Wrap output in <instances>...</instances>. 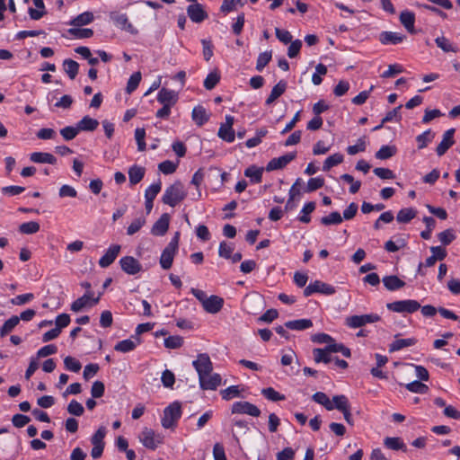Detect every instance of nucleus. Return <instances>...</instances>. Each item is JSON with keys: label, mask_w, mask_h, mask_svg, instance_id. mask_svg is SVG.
<instances>
[{"label": "nucleus", "mask_w": 460, "mask_h": 460, "mask_svg": "<svg viewBox=\"0 0 460 460\" xmlns=\"http://www.w3.org/2000/svg\"><path fill=\"white\" fill-rule=\"evenodd\" d=\"M192 366L199 375V385L203 390H216L221 385L220 375L212 373V362L208 354H199Z\"/></svg>", "instance_id": "obj_1"}, {"label": "nucleus", "mask_w": 460, "mask_h": 460, "mask_svg": "<svg viewBox=\"0 0 460 460\" xmlns=\"http://www.w3.org/2000/svg\"><path fill=\"white\" fill-rule=\"evenodd\" d=\"M190 293L199 301L203 309L208 314H217L223 306L224 300L217 296H208L203 290L192 288Z\"/></svg>", "instance_id": "obj_2"}, {"label": "nucleus", "mask_w": 460, "mask_h": 460, "mask_svg": "<svg viewBox=\"0 0 460 460\" xmlns=\"http://www.w3.org/2000/svg\"><path fill=\"white\" fill-rule=\"evenodd\" d=\"M186 197V191L181 182L175 181L169 186L163 195L162 200L164 204L175 207L179 202Z\"/></svg>", "instance_id": "obj_3"}, {"label": "nucleus", "mask_w": 460, "mask_h": 460, "mask_svg": "<svg viewBox=\"0 0 460 460\" xmlns=\"http://www.w3.org/2000/svg\"><path fill=\"white\" fill-rule=\"evenodd\" d=\"M180 233L176 232L170 243L162 252L160 257V265L164 270H169L173 261V258L178 251Z\"/></svg>", "instance_id": "obj_4"}, {"label": "nucleus", "mask_w": 460, "mask_h": 460, "mask_svg": "<svg viewBox=\"0 0 460 460\" xmlns=\"http://www.w3.org/2000/svg\"><path fill=\"white\" fill-rule=\"evenodd\" d=\"M181 416V407L180 402H174L171 403L169 406H167L164 410V416L162 418V426L164 429H171L173 428L178 420Z\"/></svg>", "instance_id": "obj_5"}, {"label": "nucleus", "mask_w": 460, "mask_h": 460, "mask_svg": "<svg viewBox=\"0 0 460 460\" xmlns=\"http://www.w3.org/2000/svg\"><path fill=\"white\" fill-rule=\"evenodd\" d=\"M388 310L400 314H412L420 308V304L413 299L399 300L386 305Z\"/></svg>", "instance_id": "obj_6"}, {"label": "nucleus", "mask_w": 460, "mask_h": 460, "mask_svg": "<svg viewBox=\"0 0 460 460\" xmlns=\"http://www.w3.org/2000/svg\"><path fill=\"white\" fill-rule=\"evenodd\" d=\"M380 316L377 314H367L361 315H351L345 319V323L348 327L356 329L365 326L367 323H374L380 321Z\"/></svg>", "instance_id": "obj_7"}, {"label": "nucleus", "mask_w": 460, "mask_h": 460, "mask_svg": "<svg viewBox=\"0 0 460 460\" xmlns=\"http://www.w3.org/2000/svg\"><path fill=\"white\" fill-rule=\"evenodd\" d=\"M138 438L144 447L152 450H155L163 442V437L148 428H145L140 432Z\"/></svg>", "instance_id": "obj_8"}, {"label": "nucleus", "mask_w": 460, "mask_h": 460, "mask_svg": "<svg viewBox=\"0 0 460 460\" xmlns=\"http://www.w3.org/2000/svg\"><path fill=\"white\" fill-rule=\"evenodd\" d=\"M335 288L325 282L315 280L310 283L305 289V296H310L314 293H321L326 296H331L335 293Z\"/></svg>", "instance_id": "obj_9"}, {"label": "nucleus", "mask_w": 460, "mask_h": 460, "mask_svg": "<svg viewBox=\"0 0 460 460\" xmlns=\"http://www.w3.org/2000/svg\"><path fill=\"white\" fill-rule=\"evenodd\" d=\"M232 413L247 414L252 417H258L261 414L260 409L248 402L240 401L232 404Z\"/></svg>", "instance_id": "obj_10"}, {"label": "nucleus", "mask_w": 460, "mask_h": 460, "mask_svg": "<svg viewBox=\"0 0 460 460\" xmlns=\"http://www.w3.org/2000/svg\"><path fill=\"white\" fill-rule=\"evenodd\" d=\"M99 300H100V296H98L97 297L94 298L93 296L92 292H87L84 296L77 298L75 301H74L72 303L71 310L75 313L80 312L84 307H87V306L91 307V306L95 305L99 302Z\"/></svg>", "instance_id": "obj_11"}, {"label": "nucleus", "mask_w": 460, "mask_h": 460, "mask_svg": "<svg viewBox=\"0 0 460 460\" xmlns=\"http://www.w3.org/2000/svg\"><path fill=\"white\" fill-rule=\"evenodd\" d=\"M122 270L129 275L137 274L142 270L140 262L132 256H125L119 260Z\"/></svg>", "instance_id": "obj_12"}, {"label": "nucleus", "mask_w": 460, "mask_h": 460, "mask_svg": "<svg viewBox=\"0 0 460 460\" xmlns=\"http://www.w3.org/2000/svg\"><path fill=\"white\" fill-rule=\"evenodd\" d=\"M296 158V153H288L282 156L271 159L267 166V171H274L284 168L288 164Z\"/></svg>", "instance_id": "obj_13"}, {"label": "nucleus", "mask_w": 460, "mask_h": 460, "mask_svg": "<svg viewBox=\"0 0 460 460\" xmlns=\"http://www.w3.org/2000/svg\"><path fill=\"white\" fill-rule=\"evenodd\" d=\"M120 249L121 247L119 244L111 245L105 252L104 255L102 256L101 259L99 260L100 267L107 268L111 264H112L116 258L118 257Z\"/></svg>", "instance_id": "obj_14"}, {"label": "nucleus", "mask_w": 460, "mask_h": 460, "mask_svg": "<svg viewBox=\"0 0 460 460\" xmlns=\"http://www.w3.org/2000/svg\"><path fill=\"white\" fill-rule=\"evenodd\" d=\"M187 13L190 19L196 23L203 22L208 17L203 6L199 3L190 4L187 8Z\"/></svg>", "instance_id": "obj_15"}, {"label": "nucleus", "mask_w": 460, "mask_h": 460, "mask_svg": "<svg viewBox=\"0 0 460 460\" xmlns=\"http://www.w3.org/2000/svg\"><path fill=\"white\" fill-rule=\"evenodd\" d=\"M455 128L447 129L444 134L441 142L436 148L437 155L442 156L455 143Z\"/></svg>", "instance_id": "obj_16"}, {"label": "nucleus", "mask_w": 460, "mask_h": 460, "mask_svg": "<svg viewBox=\"0 0 460 460\" xmlns=\"http://www.w3.org/2000/svg\"><path fill=\"white\" fill-rule=\"evenodd\" d=\"M178 93L167 88H162L157 94V101L163 105L172 107L178 101Z\"/></svg>", "instance_id": "obj_17"}, {"label": "nucleus", "mask_w": 460, "mask_h": 460, "mask_svg": "<svg viewBox=\"0 0 460 460\" xmlns=\"http://www.w3.org/2000/svg\"><path fill=\"white\" fill-rule=\"evenodd\" d=\"M170 217L168 214H163L160 218L153 225L151 234L155 236H163L169 228Z\"/></svg>", "instance_id": "obj_18"}, {"label": "nucleus", "mask_w": 460, "mask_h": 460, "mask_svg": "<svg viewBox=\"0 0 460 460\" xmlns=\"http://www.w3.org/2000/svg\"><path fill=\"white\" fill-rule=\"evenodd\" d=\"M141 343V340L139 337L137 336H131L130 339L123 340L119 342H118L114 349L122 353H127L129 351H132L136 349L137 345Z\"/></svg>", "instance_id": "obj_19"}, {"label": "nucleus", "mask_w": 460, "mask_h": 460, "mask_svg": "<svg viewBox=\"0 0 460 460\" xmlns=\"http://www.w3.org/2000/svg\"><path fill=\"white\" fill-rule=\"evenodd\" d=\"M405 36L395 31H383L379 35V41L384 45H396L403 41Z\"/></svg>", "instance_id": "obj_20"}, {"label": "nucleus", "mask_w": 460, "mask_h": 460, "mask_svg": "<svg viewBox=\"0 0 460 460\" xmlns=\"http://www.w3.org/2000/svg\"><path fill=\"white\" fill-rule=\"evenodd\" d=\"M400 22L403 25V27L410 33H414V24H415V14L414 13L405 10L400 13Z\"/></svg>", "instance_id": "obj_21"}, {"label": "nucleus", "mask_w": 460, "mask_h": 460, "mask_svg": "<svg viewBox=\"0 0 460 460\" xmlns=\"http://www.w3.org/2000/svg\"><path fill=\"white\" fill-rule=\"evenodd\" d=\"M30 159L31 162L37 164H55L57 163V158L52 154L45 152L31 153Z\"/></svg>", "instance_id": "obj_22"}, {"label": "nucleus", "mask_w": 460, "mask_h": 460, "mask_svg": "<svg viewBox=\"0 0 460 460\" xmlns=\"http://www.w3.org/2000/svg\"><path fill=\"white\" fill-rule=\"evenodd\" d=\"M435 43L439 49H441L446 53H457L459 51L458 46L451 42L447 38L444 36L437 37L435 39Z\"/></svg>", "instance_id": "obj_23"}, {"label": "nucleus", "mask_w": 460, "mask_h": 460, "mask_svg": "<svg viewBox=\"0 0 460 460\" xmlns=\"http://www.w3.org/2000/svg\"><path fill=\"white\" fill-rule=\"evenodd\" d=\"M313 326L310 319H297L285 323V327L295 331H304Z\"/></svg>", "instance_id": "obj_24"}, {"label": "nucleus", "mask_w": 460, "mask_h": 460, "mask_svg": "<svg viewBox=\"0 0 460 460\" xmlns=\"http://www.w3.org/2000/svg\"><path fill=\"white\" fill-rule=\"evenodd\" d=\"M287 88V83L285 81H279L271 90L270 94L266 100V104L270 105L273 103L279 96H281Z\"/></svg>", "instance_id": "obj_25"}, {"label": "nucleus", "mask_w": 460, "mask_h": 460, "mask_svg": "<svg viewBox=\"0 0 460 460\" xmlns=\"http://www.w3.org/2000/svg\"><path fill=\"white\" fill-rule=\"evenodd\" d=\"M146 170L145 168L138 166V165H133L128 170V178L129 182L132 185H136L138 182L142 181V179L145 176Z\"/></svg>", "instance_id": "obj_26"}, {"label": "nucleus", "mask_w": 460, "mask_h": 460, "mask_svg": "<svg viewBox=\"0 0 460 460\" xmlns=\"http://www.w3.org/2000/svg\"><path fill=\"white\" fill-rule=\"evenodd\" d=\"M193 121L198 126H202L208 120V115L206 111V109L202 106H197L192 110L191 114Z\"/></svg>", "instance_id": "obj_27"}, {"label": "nucleus", "mask_w": 460, "mask_h": 460, "mask_svg": "<svg viewBox=\"0 0 460 460\" xmlns=\"http://www.w3.org/2000/svg\"><path fill=\"white\" fill-rule=\"evenodd\" d=\"M32 2L37 9L29 8V14L31 19L38 21L46 14L45 4L43 0H32Z\"/></svg>", "instance_id": "obj_28"}, {"label": "nucleus", "mask_w": 460, "mask_h": 460, "mask_svg": "<svg viewBox=\"0 0 460 460\" xmlns=\"http://www.w3.org/2000/svg\"><path fill=\"white\" fill-rule=\"evenodd\" d=\"M99 126V121L95 119H93L89 116H84L80 121L77 123V127L81 131H93Z\"/></svg>", "instance_id": "obj_29"}, {"label": "nucleus", "mask_w": 460, "mask_h": 460, "mask_svg": "<svg viewBox=\"0 0 460 460\" xmlns=\"http://www.w3.org/2000/svg\"><path fill=\"white\" fill-rule=\"evenodd\" d=\"M416 343L414 338L397 339L389 345V351H398L403 348L413 346Z\"/></svg>", "instance_id": "obj_30"}, {"label": "nucleus", "mask_w": 460, "mask_h": 460, "mask_svg": "<svg viewBox=\"0 0 460 460\" xmlns=\"http://www.w3.org/2000/svg\"><path fill=\"white\" fill-rule=\"evenodd\" d=\"M417 215L416 209L412 208H405L399 210L396 216V220L399 223L406 224L413 219Z\"/></svg>", "instance_id": "obj_31"}, {"label": "nucleus", "mask_w": 460, "mask_h": 460, "mask_svg": "<svg viewBox=\"0 0 460 460\" xmlns=\"http://www.w3.org/2000/svg\"><path fill=\"white\" fill-rule=\"evenodd\" d=\"M383 283L388 290H397L402 288L405 283L396 276H387L383 279Z\"/></svg>", "instance_id": "obj_32"}, {"label": "nucleus", "mask_w": 460, "mask_h": 460, "mask_svg": "<svg viewBox=\"0 0 460 460\" xmlns=\"http://www.w3.org/2000/svg\"><path fill=\"white\" fill-rule=\"evenodd\" d=\"M332 410L337 409L340 411H345L350 407L348 398L343 395H335L332 400Z\"/></svg>", "instance_id": "obj_33"}, {"label": "nucleus", "mask_w": 460, "mask_h": 460, "mask_svg": "<svg viewBox=\"0 0 460 460\" xmlns=\"http://www.w3.org/2000/svg\"><path fill=\"white\" fill-rule=\"evenodd\" d=\"M93 21V13L84 12V13L77 15L76 17H75L71 21L70 24L76 26V27H81V26L87 25V24L91 23Z\"/></svg>", "instance_id": "obj_34"}, {"label": "nucleus", "mask_w": 460, "mask_h": 460, "mask_svg": "<svg viewBox=\"0 0 460 460\" xmlns=\"http://www.w3.org/2000/svg\"><path fill=\"white\" fill-rule=\"evenodd\" d=\"M384 445L393 450H406V446L403 441L398 437H387L384 439Z\"/></svg>", "instance_id": "obj_35"}, {"label": "nucleus", "mask_w": 460, "mask_h": 460, "mask_svg": "<svg viewBox=\"0 0 460 460\" xmlns=\"http://www.w3.org/2000/svg\"><path fill=\"white\" fill-rule=\"evenodd\" d=\"M20 323V318L16 315L12 316L0 328V336L4 337L10 333Z\"/></svg>", "instance_id": "obj_36"}, {"label": "nucleus", "mask_w": 460, "mask_h": 460, "mask_svg": "<svg viewBox=\"0 0 460 460\" xmlns=\"http://www.w3.org/2000/svg\"><path fill=\"white\" fill-rule=\"evenodd\" d=\"M314 358L315 362H323L325 364L332 361V358L331 356L330 351L327 350V347L325 349H314L313 350Z\"/></svg>", "instance_id": "obj_37"}, {"label": "nucleus", "mask_w": 460, "mask_h": 460, "mask_svg": "<svg viewBox=\"0 0 460 460\" xmlns=\"http://www.w3.org/2000/svg\"><path fill=\"white\" fill-rule=\"evenodd\" d=\"M262 169L256 166H250L244 171V175L250 179L252 182L259 183L262 179Z\"/></svg>", "instance_id": "obj_38"}, {"label": "nucleus", "mask_w": 460, "mask_h": 460, "mask_svg": "<svg viewBox=\"0 0 460 460\" xmlns=\"http://www.w3.org/2000/svg\"><path fill=\"white\" fill-rule=\"evenodd\" d=\"M146 219L145 216H140L135 218L127 228V234L133 235L137 233L145 225Z\"/></svg>", "instance_id": "obj_39"}, {"label": "nucleus", "mask_w": 460, "mask_h": 460, "mask_svg": "<svg viewBox=\"0 0 460 460\" xmlns=\"http://www.w3.org/2000/svg\"><path fill=\"white\" fill-rule=\"evenodd\" d=\"M434 133L431 129H428L423 133L420 134L416 137V141L418 143V148L423 149L425 148L434 138Z\"/></svg>", "instance_id": "obj_40"}, {"label": "nucleus", "mask_w": 460, "mask_h": 460, "mask_svg": "<svg viewBox=\"0 0 460 460\" xmlns=\"http://www.w3.org/2000/svg\"><path fill=\"white\" fill-rule=\"evenodd\" d=\"M343 155L340 153L333 154L327 157L323 163V170L327 172L333 166H336L343 162Z\"/></svg>", "instance_id": "obj_41"}, {"label": "nucleus", "mask_w": 460, "mask_h": 460, "mask_svg": "<svg viewBox=\"0 0 460 460\" xmlns=\"http://www.w3.org/2000/svg\"><path fill=\"white\" fill-rule=\"evenodd\" d=\"M114 22L115 24L122 30L129 32L135 31L133 25L129 22L128 16L125 13L117 15L114 19Z\"/></svg>", "instance_id": "obj_42"}, {"label": "nucleus", "mask_w": 460, "mask_h": 460, "mask_svg": "<svg viewBox=\"0 0 460 460\" xmlns=\"http://www.w3.org/2000/svg\"><path fill=\"white\" fill-rule=\"evenodd\" d=\"M405 388L411 393L420 394H427L429 391L428 385L425 384H422L421 382H420L418 380H415L413 382L406 384Z\"/></svg>", "instance_id": "obj_43"}, {"label": "nucleus", "mask_w": 460, "mask_h": 460, "mask_svg": "<svg viewBox=\"0 0 460 460\" xmlns=\"http://www.w3.org/2000/svg\"><path fill=\"white\" fill-rule=\"evenodd\" d=\"M366 147H367L366 137H362L357 140L355 145L349 146L347 147V152L349 155H357L358 153L364 152L366 150Z\"/></svg>", "instance_id": "obj_44"}, {"label": "nucleus", "mask_w": 460, "mask_h": 460, "mask_svg": "<svg viewBox=\"0 0 460 460\" xmlns=\"http://www.w3.org/2000/svg\"><path fill=\"white\" fill-rule=\"evenodd\" d=\"M19 231L24 234H32L40 231V224L35 221L22 223L19 226Z\"/></svg>", "instance_id": "obj_45"}, {"label": "nucleus", "mask_w": 460, "mask_h": 460, "mask_svg": "<svg viewBox=\"0 0 460 460\" xmlns=\"http://www.w3.org/2000/svg\"><path fill=\"white\" fill-rule=\"evenodd\" d=\"M313 399L317 403L323 405L326 410L332 411V400L323 392H317L313 395Z\"/></svg>", "instance_id": "obj_46"}, {"label": "nucleus", "mask_w": 460, "mask_h": 460, "mask_svg": "<svg viewBox=\"0 0 460 460\" xmlns=\"http://www.w3.org/2000/svg\"><path fill=\"white\" fill-rule=\"evenodd\" d=\"M315 204L314 202H308L304 205V207L301 209V214L298 217L299 221L302 223H309L311 218L309 215L314 210Z\"/></svg>", "instance_id": "obj_47"}, {"label": "nucleus", "mask_w": 460, "mask_h": 460, "mask_svg": "<svg viewBox=\"0 0 460 460\" xmlns=\"http://www.w3.org/2000/svg\"><path fill=\"white\" fill-rule=\"evenodd\" d=\"M106 428L102 426L91 438V443L93 446L104 447V438L106 436Z\"/></svg>", "instance_id": "obj_48"}, {"label": "nucleus", "mask_w": 460, "mask_h": 460, "mask_svg": "<svg viewBox=\"0 0 460 460\" xmlns=\"http://www.w3.org/2000/svg\"><path fill=\"white\" fill-rule=\"evenodd\" d=\"M64 68L68 76L71 79H75L76 75L78 74L79 65L77 62L72 59H66L64 61Z\"/></svg>", "instance_id": "obj_49"}, {"label": "nucleus", "mask_w": 460, "mask_h": 460, "mask_svg": "<svg viewBox=\"0 0 460 460\" xmlns=\"http://www.w3.org/2000/svg\"><path fill=\"white\" fill-rule=\"evenodd\" d=\"M327 350L330 353L341 352L344 357H350V350L341 343H335L334 341L327 345Z\"/></svg>", "instance_id": "obj_50"}, {"label": "nucleus", "mask_w": 460, "mask_h": 460, "mask_svg": "<svg viewBox=\"0 0 460 460\" xmlns=\"http://www.w3.org/2000/svg\"><path fill=\"white\" fill-rule=\"evenodd\" d=\"M396 152V148L391 146H382L376 153V157L380 160H385L392 157Z\"/></svg>", "instance_id": "obj_51"}, {"label": "nucleus", "mask_w": 460, "mask_h": 460, "mask_svg": "<svg viewBox=\"0 0 460 460\" xmlns=\"http://www.w3.org/2000/svg\"><path fill=\"white\" fill-rule=\"evenodd\" d=\"M342 222V217L337 211L321 218V223L324 226L339 225Z\"/></svg>", "instance_id": "obj_52"}, {"label": "nucleus", "mask_w": 460, "mask_h": 460, "mask_svg": "<svg viewBox=\"0 0 460 460\" xmlns=\"http://www.w3.org/2000/svg\"><path fill=\"white\" fill-rule=\"evenodd\" d=\"M220 75L217 71L209 73L204 80V87L212 90L219 82Z\"/></svg>", "instance_id": "obj_53"}, {"label": "nucleus", "mask_w": 460, "mask_h": 460, "mask_svg": "<svg viewBox=\"0 0 460 460\" xmlns=\"http://www.w3.org/2000/svg\"><path fill=\"white\" fill-rule=\"evenodd\" d=\"M327 67L323 64H318L315 66V72L313 74L312 82L314 85H319L322 84L323 79L322 75H326Z\"/></svg>", "instance_id": "obj_54"}, {"label": "nucleus", "mask_w": 460, "mask_h": 460, "mask_svg": "<svg viewBox=\"0 0 460 460\" xmlns=\"http://www.w3.org/2000/svg\"><path fill=\"white\" fill-rule=\"evenodd\" d=\"M218 137L226 142H230V115L226 116V122L221 125Z\"/></svg>", "instance_id": "obj_55"}, {"label": "nucleus", "mask_w": 460, "mask_h": 460, "mask_svg": "<svg viewBox=\"0 0 460 460\" xmlns=\"http://www.w3.org/2000/svg\"><path fill=\"white\" fill-rule=\"evenodd\" d=\"M141 81V73L136 72L132 74L128 81L126 91L128 93L134 92Z\"/></svg>", "instance_id": "obj_56"}, {"label": "nucleus", "mask_w": 460, "mask_h": 460, "mask_svg": "<svg viewBox=\"0 0 460 460\" xmlns=\"http://www.w3.org/2000/svg\"><path fill=\"white\" fill-rule=\"evenodd\" d=\"M145 137H146V130H145V128H137L135 130V138H136V141H137V150L139 152H143V151L146 150Z\"/></svg>", "instance_id": "obj_57"}, {"label": "nucleus", "mask_w": 460, "mask_h": 460, "mask_svg": "<svg viewBox=\"0 0 460 460\" xmlns=\"http://www.w3.org/2000/svg\"><path fill=\"white\" fill-rule=\"evenodd\" d=\"M261 394L270 401L278 402L285 399L283 394H280L272 387L264 388L261 391Z\"/></svg>", "instance_id": "obj_58"}, {"label": "nucleus", "mask_w": 460, "mask_h": 460, "mask_svg": "<svg viewBox=\"0 0 460 460\" xmlns=\"http://www.w3.org/2000/svg\"><path fill=\"white\" fill-rule=\"evenodd\" d=\"M64 364L67 370L75 373L78 372L82 367V365L79 362V360L71 356H67L65 358Z\"/></svg>", "instance_id": "obj_59"}, {"label": "nucleus", "mask_w": 460, "mask_h": 460, "mask_svg": "<svg viewBox=\"0 0 460 460\" xmlns=\"http://www.w3.org/2000/svg\"><path fill=\"white\" fill-rule=\"evenodd\" d=\"M162 183L160 181L150 185L145 191L146 199H155L157 194L160 192Z\"/></svg>", "instance_id": "obj_60"}, {"label": "nucleus", "mask_w": 460, "mask_h": 460, "mask_svg": "<svg viewBox=\"0 0 460 460\" xmlns=\"http://www.w3.org/2000/svg\"><path fill=\"white\" fill-rule=\"evenodd\" d=\"M68 32L77 39H87L91 38L93 34L92 29H80V28H73L68 31Z\"/></svg>", "instance_id": "obj_61"}, {"label": "nucleus", "mask_w": 460, "mask_h": 460, "mask_svg": "<svg viewBox=\"0 0 460 460\" xmlns=\"http://www.w3.org/2000/svg\"><path fill=\"white\" fill-rule=\"evenodd\" d=\"M341 178L345 181L346 182L349 183V192L352 194H355L358 191L361 186V182L359 181H355L353 176L350 174H342Z\"/></svg>", "instance_id": "obj_62"}, {"label": "nucleus", "mask_w": 460, "mask_h": 460, "mask_svg": "<svg viewBox=\"0 0 460 460\" xmlns=\"http://www.w3.org/2000/svg\"><path fill=\"white\" fill-rule=\"evenodd\" d=\"M271 52L265 51L259 55L256 63V69L261 71L270 61Z\"/></svg>", "instance_id": "obj_63"}, {"label": "nucleus", "mask_w": 460, "mask_h": 460, "mask_svg": "<svg viewBox=\"0 0 460 460\" xmlns=\"http://www.w3.org/2000/svg\"><path fill=\"white\" fill-rule=\"evenodd\" d=\"M79 131L80 130L77 126L76 127L67 126L60 130V134L64 137L65 140H72L77 136Z\"/></svg>", "instance_id": "obj_64"}]
</instances>
